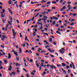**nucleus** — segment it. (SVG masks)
I'll return each mask as SVG.
<instances>
[{
  "label": "nucleus",
  "instance_id": "1",
  "mask_svg": "<svg viewBox=\"0 0 77 77\" xmlns=\"http://www.w3.org/2000/svg\"><path fill=\"white\" fill-rule=\"evenodd\" d=\"M12 31L13 32V35L14 37L13 38V39H15V36H16V34L17 33V32H15V30L14 29H12Z\"/></svg>",
  "mask_w": 77,
  "mask_h": 77
},
{
  "label": "nucleus",
  "instance_id": "2",
  "mask_svg": "<svg viewBox=\"0 0 77 77\" xmlns=\"http://www.w3.org/2000/svg\"><path fill=\"white\" fill-rule=\"evenodd\" d=\"M65 50L63 48H62L61 49L59 50V51L60 53L62 54H64V53H65Z\"/></svg>",
  "mask_w": 77,
  "mask_h": 77
},
{
  "label": "nucleus",
  "instance_id": "3",
  "mask_svg": "<svg viewBox=\"0 0 77 77\" xmlns=\"http://www.w3.org/2000/svg\"><path fill=\"white\" fill-rule=\"evenodd\" d=\"M12 52H14V54H15V55L16 56H18V53H17V52L14 51V50H12Z\"/></svg>",
  "mask_w": 77,
  "mask_h": 77
},
{
  "label": "nucleus",
  "instance_id": "4",
  "mask_svg": "<svg viewBox=\"0 0 77 77\" xmlns=\"http://www.w3.org/2000/svg\"><path fill=\"white\" fill-rule=\"evenodd\" d=\"M48 50L50 53L54 52V49H53L52 51V50H51V49L49 48L48 49Z\"/></svg>",
  "mask_w": 77,
  "mask_h": 77
},
{
  "label": "nucleus",
  "instance_id": "5",
  "mask_svg": "<svg viewBox=\"0 0 77 77\" xmlns=\"http://www.w3.org/2000/svg\"><path fill=\"white\" fill-rule=\"evenodd\" d=\"M8 59H10L11 58V54L10 53L8 54Z\"/></svg>",
  "mask_w": 77,
  "mask_h": 77
},
{
  "label": "nucleus",
  "instance_id": "6",
  "mask_svg": "<svg viewBox=\"0 0 77 77\" xmlns=\"http://www.w3.org/2000/svg\"><path fill=\"white\" fill-rule=\"evenodd\" d=\"M8 10L9 12H10V13H11V14L12 15L13 14V13H12V10H10V9L9 8H8Z\"/></svg>",
  "mask_w": 77,
  "mask_h": 77
},
{
  "label": "nucleus",
  "instance_id": "7",
  "mask_svg": "<svg viewBox=\"0 0 77 77\" xmlns=\"http://www.w3.org/2000/svg\"><path fill=\"white\" fill-rule=\"evenodd\" d=\"M2 38H3L4 39H6V38H8V37L6 36L5 35H3L2 36Z\"/></svg>",
  "mask_w": 77,
  "mask_h": 77
},
{
  "label": "nucleus",
  "instance_id": "8",
  "mask_svg": "<svg viewBox=\"0 0 77 77\" xmlns=\"http://www.w3.org/2000/svg\"><path fill=\"white\" fill-rule=\"evenodd\" d=\"M42 15H46V11H44L43 13L42 14Z\"/></svg>",
  "mask_w": 77,
  "mask_h": 77
},
{
  "label": "nucleus",
  "instance_id": "9",
  "mask_svg": "<svg viewBox=\"0 0 77 77\" xmlns=\"http://www.w3.org/2000/svg\"><path fill=\"white\" fill-rule=\"evenodd\" d=\"M61 64L62 66H66V64H65L64 63H62Z\"/></svg>",
  "mask_w": 77,
  "mask_h": 77
},
{
  "label": "nucleus",
  "instance_id": "10",
  "mask_svg": "<svg viewBox=\"0 0 77 77\" xmlns=\"http://www.w3.org/2000/svg\"><path fill=\"white\" fill-rule=\"evenodd\" d=\"M54 66L53 65H51L50 66V68H51L52 69H54Z\"/></svg>",
  "mask_w": 77,
  "mask_h": 77
},
{
  "label": "nucleus",
  "instance_id": "11",
  "mask_svg": "<svg viewBox=\"0 0 77 77\" xmlns=\"http://www.w3.org/2000/svg\"><path fill=\"white\" fill-rule=\"evenodd\" d=\"M27 63V61H26V62H25L24 63V64H25V66H28V65H26V63Z\"/></svg>",
  "mask_w": 77,
  "mask_h": 77
},
{
  "label": "nucleus",
  "instance_id": "12",
  "mask_svg": "<svg viewBox=\"0 0 77 77\" xmlns=\"http://www.w3.org/2000/svg\"><path fill=\"white\" fill-rule=\"evenodd\" d=\"M4 62L5 64H7V63H8V62H7V60H4Z\"/></svg>",
  "mask_w": 77,
  "mask_h": 77
},
{
  "label": "nucleus",
  "instance_id": "13",
  "mask_svg": "<svg viewBox=\"0 0 77 77\" xmlns=\"http://www.w3.org/2000/svg\"><path fill=\"white\" fill-rule=\"evenodd\" d=\"M35 34H36V32H34L32 33V35H33V36H35L36 35Z\"/></svg>",
  "mask_w": 77,
  "mask_h": 77
},
{
  "label": "nucleus",
  "instance_id": "14",
  "mask_svg": "<svg viewBox=\"0 0 77 77\" xmlns=\"http://www.w3.org/2000/svg\"><path fill=\"white\" fill-rule=\"evenodd\" d=\"M41 66H44V63L42 62L41 63V64H40Z\"/></svg>",
  "mask_w": 77,
  "mask_h": 77
},
{
  "label": "nucleus",
  "instance_id": "15",
  "mask_svg": "<svg viewBox=\"0 0 77 77\" xmlns=\"http://www.w3.org/2000/svg\"><path fill=\"white\" fill-rule=\"evenodd\" d=\"M56 33H57V34L59 33V34L60 35H62V34L60 33V32H59L58 31H56Z\"/></svg>",
  "mask_w": 77,
  "mask_h": 77
},
{
  "label": "nucleus",
  "instance_id": "16",
  "mask_svg": "<svg viewBox=\"0 0 77 77\" xmlns=\"http://www.w3.org/2000/svg\"><path fill=\"white\" fill-rule=\"evenodd\" d=\"M20 52H19V53H21V48H19Z\"/></svg>",
  "mask_w": 77,
  "mask_h": 77
},
{
  "label": "nucleus",
  "instance_id": "17",
  "mask_svg": "<svg viewBox=\"0 0 77 77\" xmlns=\"http://www.w3.org/2000/svg\"><path fill=\"white\" fill-rule=\"evenodd\" d=\"M42 3H45L46 2V1L44 0H42L41 1Z\"/></svg>",
  "mask_w": 77,
  "mask_h": 77
},
{
  "label": "nucleus",
  "instance_id": "18",
  "mask_svg": "<svg viewBox=\"0 0 77 77\" xmlns=\"http://www.w3.org/2000/svg\"><path fill=\"white\" fill-rule=\"evenodd\" d=\"M49 41L50 42H52V38H50L49 39Z\"/></svg>",
  "mask_w": 77,
  "mask_h": 77
},
{
  "label": "nucleus",
  "instance_id": "19",
  "mask_svg": "<svg viewBox=\"0 0 77 77\" xmlns=\"http://www.w3.org/2000/svg\"><path fill=\"white\" fill-rule=\"evenodd\" d=\"M9 27V24H7L5 26V28L8 29V27Z\"/></svg>",
  "mask_w": 77,
  "mask_h": 77
},
{
  "label": "nucleus",
  "instance_id": "20",
  "mask_svg": "<svg viewBox=\"0 0 77 77\" xmlns=\"http://www.w3.org/2000/svg\"><path fill=\"white\" fill-rule=\"evenodd\" d=\"M12 20H13V19L12 18H10V22H11V23H12Z\"/></svg>",
  "mask_w": 77,
  "mask_h": 77
},
{
  "label": "nucleus",
  "instance_id": "21",
  "mask_svg": "<svg viewBox=\"0 0 77 77\" xmlns=\"http://www.w3.org/2000/svg\"><path fill=\"white\" fill-rule=\"evenodd\" d=\"M52 3L54 4H56V2L55 1H52Z\"/></svg>",
  "mask_w": 77,
  "mask_h": 77
},
{
  "label": "nucleus",
  "instance_id": "22",
  "mask_svg": "<svg viewBox=\"0 0 77 77\" xmlns=\"http://www.w3.org/2000/svg\"><path fill=\"white\" fill-rule=\"evenodd\" d=\"M23 70H24V71H25L26 72H27V71H26V69H25V68H23Z\"/></svg>",
  "mask_w": 77,
  "mask_h": 77
},
{
  "label": "nucleus",
  "instance_id": "23",
  "mask_svg": "<svg viewBox=\"0 0 77 77\" xmlns=\"http://www.w3.org/2000/svg\"><path fill=\"white\" fill-rule=\"evenodd\" d=\"M8 24H10V26H12V24H11V22L9 21H8Z\"/></svg>",
  "mask_w": 77,
  "mask_h": 77
},
{
  "label": "nucleus",
  "instance_id": "24",
  "mask_svg": "<svg viewBox=\"0 0 77 77\" xmlns=\"http://www.w3.org/2000/svg\"><path fill=\"white\" fill-rule=\"evenodd\" d=\"M70 67L68 65L66 66V69H68V68H69Z\"/></svg>",
  "mask_w": 77,
  "mask_h": 77
},
{
  "label": "nucleus",
  "instance_id": "25",
  "mask_svg": "<svg viewBox=\"0 0 77 77\" xmlns=\"http://www.w3.org/2000/svg\"><path fill=\"white\" fill-rule=\"evenodd\" d=\"M63 72L64 74H66V71H65V70L63 71Z\"/></svg>",
  "mask_w": 77,
  "mask_h": 77
},
{
  "label": "nucleus",
  "instance_id": "26",
  "mask_svg": "<svg viewBox=\"0 0 77 77\" xmlns=\"http://www.w3.org/2000/svg\"><path fill=\"white\" fill-rule=\"evenodd\" d=\"M43 17L44 18H47V17L46 16H43Z\"/></svg>",
  "mask_w": 77,
  "mask_h": 77
},
{
  "label": "nucleus",
  "instance_id": "27",
  "mask_svg": "<svg viewBox=\"0 0 77 77\" xmlns=\"http://www.w3.org/2000/svg\"><path fill=\"white\" fill-rule=\"evenodd\" d=\"M9 5H11V1L10 0L8 2Z\"/></svg>",
  "mask_w": 77,
  "mask_h": 77
},
{
  "label": "nucleus",
  "instance_id": "28",
  "mask_svg": "<svg viewBox=\"0 0 77 77\" xmlns=\"http://www.w3.org/2000/svg\"><path fill=\"white\" fill-rule=\"evenodd\" d=\"M39 17L40 18H42V14H40L39 15Z\"/></svg>",
  "mask_w": 77,
  "mask_h": 77
},
{
  "label": "nucleus",
  "instance_id": "29",
  "mask_svg": "<svg viewBox=\"0 0 77 77\" xmlns=\"http://www.w3.org/2000/svg\"><path fill=\"white\" fill-rule=\"evenodd\" d=\"M51 8H52V9H56V7H52Z\"/></svg>",
  "mask_w": 77,
  "mask_h": 77
},
{
  "label": "nucleus",
  "instance_id": "30",
  "mask_svg": "<svg viewBox=\"0 0 77 77\" xmlns=\"http://www.w3.org/2000/svg\"><path fill=\"white\" fill-rule=\"evenodd\" d=\"M43 34H44L45 35H47V36H48V34L47 33H43Z\"/></svg>",
  "mask_w": 77,
  "mask_h": 77
},
{
  "label": "nucleus",
  "instance_id": "31",
  "mask_svg": "<svg viewBox=\"0 0 77 77\" xmlns=\"http://www.w3.org/2000/svg\"><path fill=\"white\" fill-rule=\"evenodd\" d=\"M39 15V13H37L36 14V15H35V17H37V16H38V15Z\"/></svg>",
  "mask_w": 77,
  "mask_h": 77
},
{
  "label": "nucleus",
  "instance_id": "32",
  "mask_svg": "<svg viewBox=\"0 0 77 77\" xmlns=\"http://www.w3.org/2000/svg\"><path fill=\"white\" fill-rule=\"evenodd\" d=\"M41 27H39V29H40V30H42V29H43V27H42V26H41Z\"/></svg>",
  "mask_w": 77,
  "mask_h": 77
},
{
  "label": "nucleus",
  "instance_id": "33",
  "mask_svg": "<svg viewBox=\"0 0 77 77\" xmlns=\"http://www.w3.org/2000/svg\"><path fill=\"white\" fill-rule=\"evenodd\" d=\"M8 68H9L10 69H12V68L11 67V64H10L9 66L8 67Z\"/></svg>",
  "mask_w": 77,
  "mask_h": 77
},
{
  "label": "nucleus",
  "instance_id": "34",
  "mask_svg": "<svg viewBox=\"0 0 77 77\" xmlns=\"http://www.w3.org/2000/svg\"><path fill=\"white\" fill-rule=\"evenodd\" d=\"M1 17H4L5 16H4V15H3V14H2L1 15Z\"/></svg>",
  "mask_w": 77,
  "mask_h": 77
},
{
  "label": "nucleus",
  "instance_id": "35",
  "mask_svg": "<svg viewBox=\"0 0 77 77\" xmlns=\"http://www.w3.org/2000/svg\"><path fill=\"white\" fill-rule=\"evenodd\" d=\"M57 67H59V66H61V65H60V64H57Z\"/></svg>",
  "mask_w": 77,
  "mask_h": 77
},
{
  "label": "nucleus",
  "instance_id": "36",
  "mask_svg": "<svg viewBox=\"0 0 77 77\" xmlns=\"http://www.w3.org/2000/svg\"><path fill=\"white\" fill-rule=\"evenodd\" d=\"M20 35V38H22V35H21V33L20 32L19 33Z\"/></svg>",
  "mask_w": 77,
  "mask_h": 77
},
{
  "label": "nucleus",
  "instance_id": "37",
  "mask_svg": "<svg viewBox=\"0 0 77 77\" xmlns=\"http://www.w3.org/2000/svg\"><path fill=\"white\" fill-rule=\"evenodd\" d=\"M34 18H35V17H33L31 20L32 21H33L34 20Z\"/></svg>",
  "mask_w": 77,
  "mask_h": 77
},
{
  "label": "nucleus",
  "instance_id": "38",
  "mask_svg": "<svg viewBox=\"0 0 77 77\" xmlns=\"http://www.w3.org/2000/svg\"><path fill=\"white\" fill-rule=\"evenodd\" d=\"M50 47V46L49 45H47V46H45V48H49Z\"/></svg>",
  "mask_w": 77,
  "mask_h": 77
},
{
  "label": "nucleus",
  "instance_id": "39",
  "mask_svg": "<svg viewBox=\"0 0 77 77\" xmlns=\"http://www.w3.org/2000/svg\"><path fill=\"white\" fill-rule=\"evenodd\" d=\"M50 3H51V2H48L47 3V5H49V4H50Z\"/></svg>",
  "mask_w": 77,
  "mask_h": 77
},
{
  "label": "nucleus",
  "instance_id": "40",
  "mask_svg": "<svg viewBox=\"0 0 77 77\" xmlns=\"http://www.w3.org/2000/svg\"><path fill=\"white\" fill-rule=\"evenodd\" d=\"M1 47L2 48H5V46L3 45H1Z\"/></svg>",
  "mask_w": 77,
  "mask_h": 77
},
{
  "label": "nucleus",
  "instance_id": "41",
  "mask_svg": "<svg viewBox=\"0 0 77 77\" xmlns=\"http://www.w3.org/2000/svg\"><path fill=\"white\" fill-rule=\"evenodd\" d=\"M70 67L71 68H72V64H70Z\"/></svg>",
  "mask_w": 77,
  "mask_h": 77
},
{
  "label": "nucleus",
  "instance_id": "42",
  "mask_svg": "<svg viewBox=\"0 0 77 77\" xmlns=\"http://www.w3.org/2000/svg\"><path fill=\"white\" fill-rule=\"evenodd\" d=\"M46 10H48V12H50V11H51V10L50 9H46Z\"/></svg>",
  "mask_w": 77,
  "mask_h": 77
},
{
  "label": "nucleus",
  "instance_id": "43",
  "mask_svg": "<svg viewBox=\"0 0 77 77\" xmlns=\"http://www.w3.org/2000/svg\"><path fill=\"white\" fill-rule=\"evenodd\" d=\"M72 15H73L74 17H75V16H76V13L72 14Z\"/></svg>",
  "mask_w": 77,
  "mask_h": 77
},
{
  "label": "nucleus",
  "instance_id": "44",
  "mask_svg": "<svg viewBox=\"0 0 77 77\" xmlns=\"http://www.w3.org/2000/svg\"><path fill=\"white\" fill-rule=\"evenodd\" d=\"M50 56H51V57H54V56L52 54H50Z\"/></svg>",
  "mask_w": 77,
  "mask_h": 77
},
{
  "label": "nucleus",
  "instance_id": "45",
  "mask_svg": "<svg viewBox=\"0 0 77 77\" xmlns=\"http://www.w3.org/2000/svg\"><path fill=\"white\" fill-rule=\"evenodd\" d=\"M31 74H32V75H35V73L33 72H31Z\"/></svg>",
  "mask_w": 77,
  "mask_h": 77
},
{
  "label": "nucleus",
  "instance_id": "46",
  "mask_svg": "<svg viewBox=\"0 0 77 77\" xmlns=\"http://www.w3.org/2000/svg\"><path fill=\"white\" fill-rule=\"evenodd\" d=\"M35 40L36 41H38V42H39V39H37Z\"/></svg>",
  "mask_w": 77,
  "mask_h": 77
},
{
  "label": "nucleus",
  "instance_id": "47",
  "mask_svg": "<svg viewBox=\"0 0 77 77\" xmlns=\"http://www.w3.org/2000/svg\"><path fill=\"white\" fill-rule=\"evenodd\" d=\"M70 72H71V70L69 69H68V72L69 74L70 73Z\"/></svg>",
  "mask_w": 77,
  "mask_h": 77
},
{
  "label": "nucleus",
  "instance_id": "48",
  "mask_svg": "<svg viewBox=\"0 0 77 77\" xmlns=\"http://www.w3.org/2000/svg\"><path fill=\"white\" fill-rule=\"evenodd\" d=\"M55 22H56V21H54L53 22V25H54V24H55Z\"/></svg>",
  "mask_w": 77,
  "mask_h": 77
},
{
  "label": "nucleus",
  "instance_id": "49",
  "mask_svg": "<svg viewBox=\"0 0 77 77\" xmlns=\"http://www.w3.org/2000/svg\"><path fill=\"white\" fill-rule=\"evenodd\" d=\"M27 39V36H26L25 37V41H26Z\"/></svg>",
  "mask_w": 77,
  "mask_h": 77
},
{
  "label": "nucleus",
  "instance_id": "50",
  "mask_svg": "<svg viewBox=\"0 0 77 77\" xmlns=\"http://www.w3.org/2000/svg\"><path fill=\"white\" fill-rule=\"evenodd\" d=\"M2 11L3 12V13H5V9H3Z\"/></svg>",
  "mask_w": 77,
  "mask_h": 77
},
{
  "label": "nucleus",
  "instance_id": "51",
  "mask_svg": "<svg viewBox=\"0 0 77 77\" xmlns=\"http://www.w3.org/2000/svg\"><path fill=\"white\" fill-rule=\"evenodd\" d=\"M36 66H37V67H39V65H38V63H37L36 64Z\"/></svg>",
  "mask_w": 77,
  "mask_h": 77
},
{
  "label": "nucleus",
  "instance_id": "52",
  "mask_svg": "<svg viewBox=\"0 0 77 77\" xmlns=\"http://www.w3.org/2000/svg\"><path fill=\"white\" fill-rule=\"evenodd\" d=\"M50 66V65H49V64H47V65H46V66L47 67H49V66Z\"/></svg>",
  "mask_w": 77,
  "mask_h": 77
},
{
  "label": "nucleus",
  "instance_id": "53",
  "mask_svg": "<svg viewBox=\"0 0 77 77\" xmlns=\"http://www.w3.org/2000/svg\"><path fill=\"white\" fill-rule=\"evenodd\" d=\"M72 8L71 7H69V8H68V9H69V10H71V9Z\"/></svg>",
  "mask_w": 77,
  "mask_h": 77
},
{
  "label": "nucleus",
  "instance_id": "54",
  "mask_svg": "<svg viewBox=\"0 0 77 77\" xmlns=\"http://www.w3.org/2000/svg\"><path fill=\"white\" fill-rule=\"evenodd\" d=\"M26 75L27 76V77H29V75L28 74H26Z\"/></svg>",
  "mask_w": 77,
  "mask_h": 77
},
{
  "label": "nucleus",
  "instance_id": "55",
  "mask_svg": "<svg viewBox=\"0 0 77 77\" xmlns=\"http://www.w3.org/2000/svg\"><path fill=\"white\" fill-rule=\"evenodd\" d=\"M42 20H43V21H46V19L45 18H43L42 19Z\"/></svg>",
  "mask_w": 77,
  "mask_h": 77
},
{
  "label": "nucleus",
  "instance_id": "56",
  "mask_svg": "<svg viewBox=\"0 0 77 77\" xmlns=\"http://www.w3.org/2000/svg\"><path fill=\"white\" fill-rule=\"evenodd\" d=\"M11 74H12L15 75V72H12Z\"/></svg>",
  "mask_w": 77,
  "mask_h": 77
},
{
  "label": "nucleus",
  "instance_id": "57",
  "mask_svg": "<svg viewBox=\"0 0 77 77\" xmlns=\"http://www.w3.org/2000/svg\"><path fill=\"white\" fill-rule=\"evenodd\" d=\"M69 56H72V54H71V53H69Z\"/></svg>",
  "mask_w": 77,
  "mask_h": 77
},
{
  "label": "nucleus",
  "instance_id": "58",
  "mask_svg": "<svg viewBox=\"0 0 77 77\" xmlns=\"http://www.w3.org/2000/svg\"><path fill=\"white\" fill-rule=\"evenodd\" d=\"M75 21V19H73L71 20V22H72V21Z\"/></svg>",
  "mask_w": 77,
  "mask_h": 77
},
{
  "label": "nucleus",
  "instance_id": "59",
  "mask_svg": "<svg viewBox=\"0 0 77 77\" xmlns=\"http://www.w3.org/2000/svg\"><path fill=\"white\" fill-rule=\"evenodd\" d=\"M36 55H37V56H39V54L38 53H36L35 54Z\"/></svg>",
  "mask_w": 77,
  "mask_h": 77
},
{
  "label": "nucleus",
  "instance_id": "60",
  "mask_svg": "<svg viewBox=\"0 0 77 77\" xmlns=\"http://www.w3.org/2000/svg\"><path fill=\"white\" fill-rule=\"evenodd\" d=\"M73 43H75V42H76V41H75V40H74L73 41Z\"/></svg>",
  "mask_w": 77,
  "mask_h": 77
},
{
  "label": "nucleus",
  "instance_id": "61",
  "mask_svg": "<svg viewBox=\"0 0 77 77\" xmlns=\"http://www.w3.org/2000/svg\"><path fill=\"white\" fill-rule=\"evenodd\" d=\"M43 42H45V43H47V41H46V40H44V41H43Z\"/></svg>",
  "mask_w": 77,
  "mask_h": 77
},
{
  "label": "nucleus",
  "instance_id": "62",
  "mask_svg": "<svg viewBox=\"0 0 77 77\" xmlns=\"http://www.w3.org/2000/svg\"><path fill=\"white\" fill-rule=\"evenodd\" d=\"M63 10V8H61L60 9V11H61H61H62Z\"/></svg>",
  "mask_w": 77,
  "mask_h": 77
},
{
  "label": "nucleus",
  "instance_id": "63",
  "mask_svg": "<svg viewBox=\"0 0 77 77\" xmlns=\"http://www.w3.org/2000/svg\"><path fill=\"white\" fill-rule=\"evenodd\" d=\"M16 66H18V65H19V64H18V63H16Z\"/></svg>",
  "mask_w": 77,
  "mask_h": 77
},
{
  "label": "nucleus",
  "instance_id": "64",
  "mask_svg": "<svg viewBox=\"0 0 77 77\" xmlns=\"http://www.w3.org/2000/svg\"><path fill=\"white\" fill-rule=\"evenodd\" d=\"M71 77H73V75L72 74V73H71Z\"/></svg>",
  "mask_w": 77,
  "mask_h": 77
}]
</instances>
